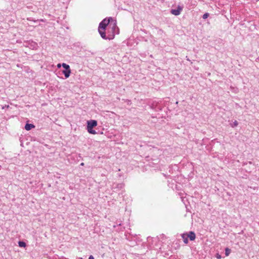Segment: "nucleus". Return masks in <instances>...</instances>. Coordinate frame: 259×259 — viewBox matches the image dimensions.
<instances>
[{
  "label": "nucleus",
  "instance_id": "obj_1",
  "mask_svg": "<svg viewBox=\"0 0 259 259\" xmlns=\"http://www.w3.org/2000/svg\"><path fill=\"white\" fill-rule=\"evenodd\" d=\"M102 22L108 26V33L110 32V30L111 31H116V29L118 31H119V29L116 26V21L112 17L105 18L102 21Z\"/></svg>",
  "mask_w": 259,
  "mask_h": 259
},
{
  "label": "nucleus",
  "instance_id": "obj_2",
  "mask_svg": "<svg viewBox=\"0 0 259 259\" xmlns=\"http://www.w3.org/2000/svg\"><path fill=\"white\" fill-rule=\"evenodd\" d=\"M98 31L102 38H103L104 39H109V40L114 38V37L115 36V34L116 33V31H111L110 30V32L109 33L107 32L108 36H107L106 35L105 30L98 29Z\"/></svg>",
  "mask_w": 259,
  "mask_h": 259
},
{
  "label": "nucleus",
  "instance_id": "obj_3",
  "mask_svg": "<svg viewBox=\"0 0 259 259\" xmlns=\"http://www.w3.org/2000/svg\"><path fill=\"white\" fill-rule=\"evenodd\" d=\"M62 66L64 68V70L62 71V73L66 78H68L71 73V70L69 65L63 63L62 64Z\"/></svg>",
  "mask_w": 259,
  "mask_h": 259
},
{
  "label": "nucleus",
  "instance_id": "obj_4",
  "mask_svg": "<svg viewBox=\"0 0 259 259\" xmlns=\"http://www.w3.org/2000/svg\"><path fill=\"white\" fill-rule=\"evenodd\" d=\"M97 125V121L95 120H90L87 122V128H93Z\"/></svg>",
  "mask_w": 259,
  "mask_h": 259
},
{
  "label": "nucleus",
  "instance_id": "obj_5",
  "mask_svg": "<svg viewBox=\"0 0 259 259\" xmlns=\"http://www.w3.org/2000/svg\"><path fill=\"white\" fill-rule=\"evenodd\" d=\"M182 11V8L179 6L177 9H171L170 13L175 16H178L180 14Z\"/></svg>",
  "mask_w": 259,
  "mask_h": 259
},
{
  "label": "nucleus",
  "instance_id": "obj_6",
  "mask_svg": "<svg viewBox=\"0 0 259 259\" xmlns=\"http://www.w3.org/2000/svg\"><path fill=\"white\" fill-rule=\"evenodd\" d=\"M187 237L189 238L191 241H193L195 240L196 238V235L194 232L190 231L189 232V234H187Z\"/></svg>",
  "mask_w": 259,
  "mask_h": 259
},
{
  "label": "nucleus",
  "instance_id": "obj_7",
  "mask_svg": "<svg viewBox=\"0 0 259 259\" xmlns=\"http://www.w3.org/2000/svg\"><path fill=\"white\" fill-rule=\"evenodd\" d=\"M34 127L35 126L33 124L27 123L25 125V129L27 131H29Z\"/></svg>",
  "mask_w": 259,
  "mask_h": 259
},
{
  "label": "nucleus",
  "instance_id": "obj_8",
  "mask_svg": "<svg viewBox=\"0 0 259 259\" xmlns=\"http://www.w3.org/2000/svg\"><path fill=\"white\" fill-rule=\"evenodd\" d=\"M107 26L106 24H105L104 23H103V22L101 21L99 24L98 29L105 30Z\"/></svg>",
  "mask_w": 259,
  "mask_h": 259
},
{
  "label": "nucleus",
  "instance_id": "obj_9",
  "mask_svg": "<svg viewBox=\"0 0 259 259\" xmlns=\"http://www.w3.org/2000/svg\"><path fill=\"white\" fill-rule=\"evenodd\" d=\"M182 237L183 239L184 242L185 244H187L188 243V237H187V234H183L182 235Z\"/></svg>",
  "mask_w": 259,
  "mask_h": 259
},
{
  "label": "nucleus",
  "instance_id": "obj_10",
  "mask_svg": "<svg viewBox=\"0 0 259 259\" xmlns=\"http://www.w3.org/2000/svg\"><path fill=\"white\" fill-rule=\"evenodd\" d=\"M18 244L19 246L21 247H25L26 246V243L24 241H19Z\"/></svg>",
  "mask_w": 259,
  "mask_h": 259
},
{
  "label": "nucleus",
  "instance_id": "obj_11",
  "mask_svg": "<svg viewBox=\"0 0 259 259\" xmlns=\"http://www.w3.org/2000/svg\"><path fill=\"white\" fill-rule=\"evenodd\" d=\"M87 130L90 134L95 135L97 133V132L94 130H93V128H87Z\"/></svg>",
  "mask_w": 259,
  "mask_h": 259
},
{
  "label": "nucleus",
  "instance_id": "obj_12",
  "mask_svg": "<svg viewBox=\"0 0 259 259\" xmlns=\"http://www.w3.org/2000/svg\"><path fill=\"white\" fill-rule=\"evenodd\" d=\"M231 253V249L229 248H226L225 249V255L228 256Z\"/></svg>",
  "mask_w": 259,
  "mask_h": 259
},
{
  "label": "nucleus",
  "instance_id": "obj_13",
  "mask_svg": "<svg viewBox=\"0 0 259 259\" xmlns=\"http://www.w3.org/2000/svg\"><path fill=\"white\" fill-rule=\"evenodd\" d=\"M238 124V122L237 120H235L233 123L231 124V126L234 127L237 126Z\"/></svg>",
  "mask_w": 259,
  "mask_h": 259
},
{
  "label": "nucleus",
  "instance_id": "obj_14",
  "mask_svg": "<svg viewBox=\"0 0 259 259\" xmlns=\"http://www.w3.org/2000/svg\"><path fill=\"white\" fill-rule=\"evenodd\" d=\"M209 16V14L208 13H206L202 16V18L204 19H206Z\"/></svg>",
  "mask_w": 259,
  "mask_h": 259
},
{
  "label": "nucleus",
  "instance_id": "obj_15",
  "mask_svg": "<svg viewBox=\"0 0 259 259\" xmlns=\"http://www.w3.org/2000/svg\"><path fill=\"white\" fill-rule=\"evenodd\" d=\"M117 186H118V188H119L120 189H121V188H122V184H118V185H117Z\"/></svg>",
  "mask_w": 259,
  "mask_h": 259
},
{
  "label": "nucleus",
  "instance_id": "obj_16",
  "mask_svg": "<svg viewBox=\"0 0 259 259\" xmlns=\"http://www.w3.org/2000/svg\"><path fill=\"white\" fill-rule=\"evenodd\" d=\"M89 259H94V257L92 255H90Z\"/></svg>",
  "mask_w": 259,
  "mask_h": 259
},
{
  "label": "nucleus",
  "instance_id": "obj_17",
  "mask_svg": "<svg viewBox=\"0 0 259 259\" xmlns=\"http://www.w3.org/2000/svg\"><path fill=\"white\" fill-rule=\"evenodd\" d=\"M217 257L218 259L221 258V255H219V254H217Z\"/></svg>",
  "mask_w": 259,
  "mask_h": 259
},
{
  "label": "nucleus",
  "instance_id": "obj_18",
  "mask_svg": "<svg viewBox=\"0 0 259 259\" xmlns=\"http://www.w3.org/2000/svg\"><path fill=\"white\" fill-rule=\"evenodd\" d=\"M61 66H62V65H61L60 64H58L57 65V67H58V68L61 67Z\"/></svg>",
  "mask_w": 259,
  "mask_h": 259
},
{
  "label": "nucleus",
  "instance_id": "obj_19",
  "mask_svg": "<svg viewBox=\"0 0 259 259\" xmlns=\"http://www.w3.org/2000/svg\"><path fill=\"white\" fill-rule=\"evenodd\" d=\"M84 163L83 162H82L80 164V165H81V166H84Z\"/></svg>",
  "mask_w": 259,
  "mask_h": 259
},
{
  "label": "nucleus",
  "instance_id": "obj_20",
  "mask_svg": "<svg viewBox=\"0 0 259 259\" xmlns=\"http://www.w3.org/2000/svg\"><path fill=\"white\" fill-rule=\"evenodd\" d=\"M256 61H259V57L256 59Z\"/></svg>",
  "mask_w": 259,
  "mask_h": 259
},
{
  "label": "nucleus",
  "instance_id": "obj_21",
  "mask_svg": "<svg viewBox=\"0 0 259 259\" xmlns=\"http://www.w3.org/2000/svg\"><path fill=\"white\" fill-rule=\"evenodd\" d=\"M147 239H148V241H149V240L150 239H151V237H148L147 238Z\"/></svg>",
  "mask_w": 259,
  "mask_h": 259
},
{
  "label": "nucleus",
  "instance_id": "obj_22",
  "mask_svg": "<svg viewBox=\"0 0 259 259\" xmlns=\"http://www.w3.org/2000/svg\"><path fill=\"white\" fill-rule=\"evenodd\" d=\"M27 20H29V21H30L31 20V18H27Z\"/></svg>",
  "mask_w": 259,
  "mask_h": 259
},
{
  "label": "nucleus",
  "instance_id": "obj_23",
  "mask_svg": "<svg viewBox=\"0 0 259 259\" xmlns=\"http://www.w3.org/2000/svg\"><path fill=\"white\" fill-rule=\"evenodd\" d=\"M79 259H83V258L82 257H80Z\"/></svg>",
  "mask_w": 259,
  "mask_h": 259
}]
</instances>
